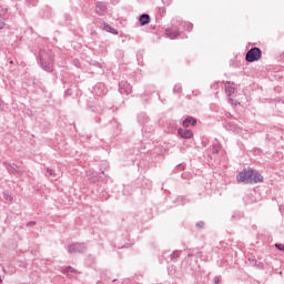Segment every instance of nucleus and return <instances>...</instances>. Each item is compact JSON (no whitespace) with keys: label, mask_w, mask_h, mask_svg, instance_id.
Wrapping results in <instances>:
<instances>
[{"label":"nucleus","mask_w":284,"mask_h":284,"mask_svg":"<svg viewBox=\"0 0 284 284\" xmlns=\"http://www.w3.org/2000/svg\"><path fill=\"white\" fill-rule=\"evenodd\" d=\"M236 181L239 183H244V185H256V183H263V176L256 170L243 169L236 175Z\"/></svg>","instance_id":"obj_1"},{"label":"nucleus","mask_w":284,"mask_h":284,"mask_svg":"<svg viewBox=\"0 0 284 284\" xmlns=\"http://www.w3.org/2000/svg\"><path fill=\"white\" fill-rule=\"evenodd\" d=\"M39 61L44 72H53L54 70V53L50 49H42L39 51Z\"/></svg>","instance_id":"obj_2"},{"label":"nucleus","mask_w":284,"mask_h":284,"mask_svg":"<svg viewBox=\"0 0 284 284\" xmlns=\"http://www.w3.org/2000/svg\"><path fill=\"white\" fill-rule=\"evenodd\" d=\"M263 57V51L258 47L251 48L245 54V61L247 63H254V61H258Z\"/></svg>","instance_id":"obj_3"},{"label":"nucleus","mask_w":284,"mask_h":284,"mask_svg":"<svg viewBox=\"0 0 284 284\" xmlns=\"http://www.w3.org/2000/svg\"><path fill=\"white\" fill-rule=\"evenodd\" d=\"M88 250V245H85V243H73L69 246V254H74V252L77 254H83V252H85Z\"/></svg>","instance_id":"obj_4"},{"label":"nucleus","mask_w":284,"mask_h":284,"mask_svg":"<svg viewBox=\"0 0 284 284\" xmlns=\"http://www.w3.org/2000/svg\"><path fill=\"white\" fill-rule=\"evenodd\" d=\"M165 36L168 39H179V37H181V31L179 30L178 24H173L172 28L165 29Z\"/></svg>","instance_id":"obj_5"},{"label":"nucleus","mask_w":284,"mask_h":284,"mask_svg":"<svg viewBox=\"0 0 284 284\" xmlns=\"http://www.w3.org/2000/svg\"><path fill=\"white\" fill-rule=\"evenodd\" d=\"M119 92L120 94H132V85L128 83V81H120L119 82Z\"/></svg>","instance_id":"obj_6"},{"label":"nucleus","mask_w":284,"mask_h":284,"mask_svg":"<svg viewBox=\"0 0 284 284\" xmlns=\"http://www.w3.org/2000/svg\"><path fill=\"white\" fill-rule=\"evenodd\" d=\"M225 92H227L229 97H232V94H236L239 92V87L234 82H226L224 84Z\"/></svg>","instance_id":"obj_7"},{"label":"nucleus","mask_w":284,"mask_h":284,"mask_svg":"<svg viewBox=\"0 0 284 284\" xmlns=\"http://www.w3.org/2000/svg\"><path fill=\"white\" fill-rule=\"evenodd\" d=\"M193 28H194V24H192L191 22L181 21L178 24V30H180V33L183 31L192 32Z\"/></svg>","instance_id":"obj_8"},{"label":"nucleus","mask_w":284,"mask_h":284,"mask_svg":"<svg viewBox=\"0 0 284 284\" xmlns=\"http://www.w3.org/2000/svg\"><path fill=\"white\" fill-rule=\"evenodd\" d=\"M3 165L9 174H22L21 169H19V166H17L16 164H9L4 162Z\"/></svg>","instance_id":"obj_9"},{"label":"nucleus","mask_w":284,"mask_h":284,"mask_svg":"<svg viewBox=\"0 0 284 284\" xmlns=\"http://www.w3.org/2000/svg\"><path fill=\"white\" fill-rule=\"evenodd\" d=\"M95 12L97 14H100V17L105 16V12H108V6L105 2H98L95 4Z\"/></svg>","instance_id":"obj_10"},{"label":"nucleus","mask_w":284,"mask_h":284,"mask_svg":"<svg viewBox=\"0 0 284 284\" xmlns=\"http://www.w3.org/2000/svg\"><path fill=\"white\" fill-rule=\"evenodd\" d=\"M196 123H199V120H196V118L189 115L185 118V120H183L182 125L183 128H190V125H192L194 128V125H196Z\"/></svg>","instance_id":"obj_11"},{"label":"nucleus","mask_w":284,"mask_h":284,"mask_svg":"<svg viewBox=\"0 0 284 284\" xmlns=\"http://www.w3.org/2000/svg\"><path fill=\"white\" fill-rule=\"evenodd\" d=\"M178 134L181 139H192V136H194V132L189 129H179Z\"/></svg>","instance_id":"obj_12"},{"label":"nucleus","mask_w":284,"mask_h":284,"mask_svg":"<svg viewBox=\"0 0 284 284\" xmlns=\"http://www.w3.org/2000/svg\"><path fill=\"white\" fill-rule=\"evenodd\" d=\"M150 14L148 13H142L139 18V23L140 26H148L150 23Z\"/></svg>","instance_id":"obj_13"},{"label":"nucleus","mask_w":284,"mask_h":284,"mask_svg":"<svg viewBox=\"0 0 284 284\" xmlns=\"http://www.w3.org/2000/svg\"><path fill=\"white\" fill-rule=\"evenodd\" d=\"M169 258H170L171 263H176V261H179V258H181V251H173L169 255Z\"/></svg>","instance_id":"obj_14"},{"label":"nucleus","mask_w":284,"mask_h":284,"mask_svg":"<svg viewBox=\"0 0 284 284\" xmlns=\"http://www.w3.org/2000/svg\"><path fill=\"white\" fill-rule=\"evenodd\" d=\"M251 265L257 267L258 270H265V264L263 262H258L256 258H248Z\"/></svg>","instance_id":"obj_15"},{"label":"nucleus","mask_w":284,"mask_h":284,"mask_svg":"<svg viewBox=\"0 0 284 284\" xmlns=\"http://www.w3.org/2000/svg\"><path fill=\"white\" fill-rule=\"evenodd\" d=\"M221 143L215 140V142L212 144V154H219L221 152Z\"/></svg>","instance_id":"obj_16"},{"label":"nucleus","mask_w":284,"mask_h":284,"mask_svg":"<svg viewBox=\"0 0 284 284\" xmlns=\"http://www.w3.org/2000/svg\"><path fill=\"white\" fill-rule=\"evenodd\" d=\"M104 30L111 34H119V31H116V29L112 28L110 24H105Z\"/></svg>","instance_id":"obj_17"},{"label":"nucleus","mask_w":284,"mask_h":284,"mask_svg":"<svg viewBox=\"0 0 284 284\" xmlns=\"http://www.w3.org/2000/svg\"><path fill=\"white\" fill-rule=\"evenodd\" d=\"M181 92H183V87L181 85V83L175 84L173 88V93L181 94Z\"/></svg>","instance_id":"obj_18"},{"label":"nucleus","mask_w":284,"mask_h":284,"mask_svg":"<svg viewBox=\"0 0 284 284\" xmlns=\"http://www.w3.org/2000/svg\"><path fill=\"white\" fill-rule=\"evenodd\" d=\"M89 181L91 182V183H97V182H99V174L98 173H91V175H90V178H89Z\"/></svg>","instance_id":"obj_19"},{"label":"nucleus","mask_w":284,"mask_h":284,"mask_svg":"<svg viewBox=\"0 0 284 284\" xmlns=\"http://www.w3.org/2000/svg\"><path fill=\"white\" fill-rule=\"evenodd\" d=\"M74 268L72 266H67L62 270V274H74Z\"/></svg>","instance_id":"obj_20"},{"label":"nucleus","mask_w":284,"mask_h":284,"mask_svg":"<svg viewBox=\"0 0 284 284\" xmlns=\"http://www.w3.org/2000/svg\"><path fill=\"white\" fill-rule=\"evenodd\" d=\"M243 212H235L233 215H232V219L234 221H239L240 219H243Z\"/></svg>","instance_id":"obj_21"},{"label":"nucleus","mask_w":284,"mask_h":284,"mask_svg":"<svg viewBox=\"0 0 284 284\" xmlns=\"http://www.w3.org/2000/svg\"><path fill=\"white\" fill-rule=\"evenodd\" d=\"M3 199H4L6 201H12V195L10 194V192L4 191V192H3Z\"/></svg>","instance_id":"obj_22"},{"label":"nucleus","mask_w":284,"mask_h":284,"mask_svg":"<svg viewBox=\"0 0 284 284\" xmlns=\"http://www.w3.org/2000/svg\"><path fill=\"white\" fill-rule=\"evenodd\" d=\"M176 171L183 172V170H185V163H180L175 166Z\"/></svg>","instance_id":"obj_23"},{"label":"nucleus","mask_w":284,"mask_h":284,"mask_svg":"<svg viewBox=\"0 0 284 284\" xmlns=\"http://www.w3.org/2000/svg\"><path fill=\"white\" fill-rule=\"evenodd\" d=\"M195 227H197V230H203V227H205V222L200 221L195 224Z\"/></svg>","instance_id":"obj_24"},{"label":"nucleus","mask_w":284,"mask_h":284,"mask_svg":"<svg viewBox=\"0 0 284 284\" xmlns=\"http://www.w3.org/2000/svg\"><path fill=\"white\" fill-rule=\"evenodd\" d=\"M111 125H113V128L116 129L115 132H119V122H118L116 120H112V121H111Z\"/></svg>","instance_id":"obj_25"},{"label":"nucleus","mask_w":284,"mask_h":284,"mask_svg":"<svg viewBox=\"0 0 284 284\" xmlns=\"http://www.w3.org/2000/svg\"><path fill=\"white\" fill-rule=\"evenodd\" d=\"M229 103H230L231 105H234V106L239 105V101H236V100H234V99H232V98H229Z\"/></svg>","instance_id":"obj_26"},{"label":"nucleus","mask_w":284,"mask_h":284,"mask_svg":"<svg viewBox=\"0 0 284 284\" xmlns=\"http://www.w3.org/2000/svg\"><path fill=\"white\" fill-rule=\"evenodd\" d=\"M275 247H276V250H280V252H284V244L276 243Z\"/></svg>","instance_id":"obj_27"},{"label":"nucleus","mask_w":284,"mask_h":284,"mask_svg":"<svg viewBox=\"0 0 284 284\" xmlns=\"http://www.w3.org/2000/svg\"><path fill=\"white\" fill-rule=\"evenodd\" d=\"M213 284H221V276H215L213 278Z\"/></svg>","instance_id":"obj_28"},{"label":"nucleus","mask_w":284,"mask_h":284,"mask_svg":"<svg viewBox=\"0 0 284 284\" xmlns=\"http://www.w3.org/2000/svg\"><path fill=\"white\" fill-rule=\"evenodd\" d=\"M64 97H72V89H68L64 91Z\"/></svg>","instance_id":"obj_29"},{"label":"nucleus","mask_w":284,"mask_h":284,"mask_svg":"<svg viewBox=\"0 0 284 284\" xmlns=\"http://www.w3.org/2000/svg\"><path fill=\"white\" fill-rule=\"evenodd\" d=\"M195 258H203V252H201V251L196 252Z\"/></svg>","instance_id":"obj_30"},{"label":"nucleus","mask_w":284,"mask_h":284,"mask_svg":"<svg viewBox=\"0 0 284 284\" xmlns=\"http://www.w3.org/2000/svg\"><path fill=\"white\" fill-rule=\"evenodd\" d=\"M47 173L50 174V176L54 175V170L52 169H47Z\"/></svg>","instance_id":"obj_31"},{"label":"nucleus","mask_w":284,"mask_h":284,"mask_svg":"<svg viewBox=\"0 0 284 284\" xmlns=\"http://www.w3.org/2000/svg\"><path fill=\"white\" fill-rule=\"evenodd\" d=\"M162 3H164V6H170L172 3V0H162Z\"/></svg>","instance_id":"obj_32"},{"label":"nucleus","mask_w":284,"mask_h":284,"mask_svg":"<svg viewBox=\"0 0 284 284\" xmlns=\"http://www.w3.org/2000/svg\"><path fill=\"white\" fill-rule=\"evenodd\" d=\"M211 88H212V90H217L219 89V83H213L212 85H211Z\"/></svg>","instance_id":"obj_33"},{"label":"nucleus","mask_w":284,"mask_h":284,"mask_svg":"<svg viewBox=\"0 0 284 284\" xmlns=\"http://www.w3.org/2000/svg\"><path fill=\"white\" fill-rule=\"evenodd\" d=\"M30 225H37V222L36 221H30L27 223V227H30Z\"/></svg>","instance_id":"obj_34"},{"label":"nucleus","mask_w":284,"mask_h":284,"mask_svg":"<svg viewBox=\"0 0 284 284\" xmlns=\"http://www.w3.org/2000/svg\"><path fill=\"white\" fill-rule=\"evenodd\" d=\"M3 26H6V23L3 21H0V30H3Z\"/></svg>","instance_id":"obj_35"},{"label":"nucleus","mask_w":284,"mask_h":284,"mask_svg":"<svg viewBox=\"0 0 284 284\" xmlns=\"http://www.w3.org/2000/svg\"><path fill=\"white\" fill-rule=\"evenodd\" d=\"M178 201H185V197L184 196H179Z\"/></svg>","instance_id":"obj_36"},{"label":"nucleus","mask_w":284,"mask_h":284,"mask_svg":"<svg viewBox=\"0 0 284 284\" xmlns=\"http://www.w3.org/2000/svg\"><path fill=\"white\" fill-rule=\"evenodd\" d=\"M187 256H189V258H192V256H195V254L194 253H189Z\"/></svg>","instance_id":"obj_37"},{"label":"nucleus","mask_w":284,"mask_h":284,"mask_svg":"<svg viewBox=\"0 0 284 284\" xmlns=\"http://www.w3.org/2000/svg\"><path fill=\"white\" fill-rule=\"evenodd\" d=\"M3 108V100L0 99V110Z\"/></svg>","instance_id":"obj_38"},{"label":"nucleus","mask_w":284,"mask_h":284,"mask_svg":"<svg viewBox=\"0 0 284 284\" xmlns=\"http://www.w3.org/2000/svg\"><path fill=\"white\" fill-rule=\"evenodd\" d=\"M97 88H103V84H101V83H100V84H97V85H95V90H97Z\"/></svg>","instance_id":"obj_39"},{"label":"nucleus","mask_w":284,"mask_h":284,"mask_svg":"<svg viewBox=\"0 0 284 284\" xmlns=\"http://www.w3.org/2000/svg\"><path fill=\"white\" fill-rule=\"evenodd\" d=\"M112 283H116V280H113Z\"/></svg>","instance_id":"obj_40"},{"label":"nucleus","mask_w":284,"mask_h":284,"mask_svg":"<svg viewBox=\"0 0 284 284\" xmlns=\"http://www.w3.org/2000/svg\"><path fill=\"white\" fill-rule=\"evenodd\" d=\"M10 63L12 64V63H14V61L11 60Z\"/></svg>","instance_id":"obj_41"},{"label":"nucleus","mask_w":284,"mask_h":284,"mask_svg":"<svg viewBox=\"0 0 284 284\" xmlns=\"http://www.w3.org/2000/svg\"><path fill=\"white\" fill-rule=\"evenodd\" d=\"M101 174H105V172H104V171H102V172H101Z\"/></svg>","instance_id":"obj_42"}]
</instances>
